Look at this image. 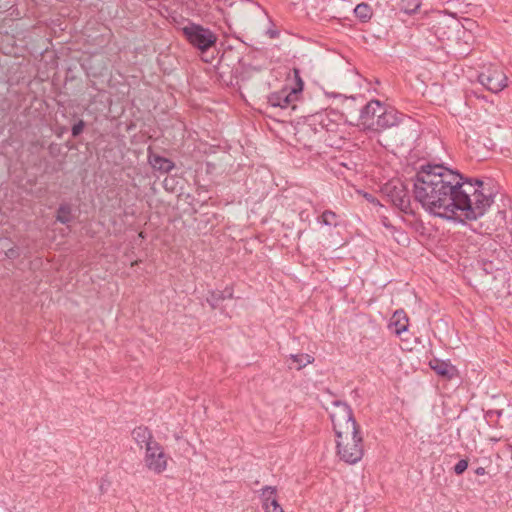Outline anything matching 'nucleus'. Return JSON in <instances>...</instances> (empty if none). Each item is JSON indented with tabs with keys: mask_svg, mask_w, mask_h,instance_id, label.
<instances>
[{
	"mask_svg": "<svg viewBox=\"0 0 512 512\" xmlns=\"http://www.w3.org/2000/svg\"><path fill=\"white\" fill-rule=\"evenodd\" d=\"M414 198L424 210L447 220H476L494 202L491 182L465 177L441 164L421 165L413 184Z\"/></svg>",
	"mask_w": 512,
	"mask_h": 512,
	"instance_id": "1",
	"label": "nucleus"
},
{
	"mask_svg": "<svg viewBox=\"0 0 512 512\" xmlns=\"http://www.w3.org/2000/svg\"><path fill=\"white\" fill-rule=\"evenodd\" d=\"M331 404L330 418L336 437H341L343 434L344 436L354 434L360 426L353 416L351 407L341 400H333Z\"/></svg>",
	"mask_w": 512,
	"mask_h": 512,
	"instance_id": "2",
	"label": "nucleus"
},
{
	"mask_svg": "<svg viewBox=\"0 0 512 512\" xmlns=\"http://www.w3.org/2000/svg\"><path fill=\"white\" fill-rule=\"evenodd\" d=\"M181 32L188 43L201 53L215 46L218 39L217 35L209 28L192 21H188V24L181 28Z\"/></svg>",
	"mask_w": 512,
	"mask_h": 512,
	"instance_id": "3",
	"label": "nucleus"
},
{
	"mask_svg": "<svg viewBox=\"0 0 512 512\" xmlns=\"http://www.w3.org/2000/svg\"><path fill=\"white\" fill-rule=\"evenodd\" d=\"M337 455L348 463L355 464L363 457V439L360 435V428L356 429L350 436L337 437Z\"/></svg>",
	"mask_w": 512,
	"mask_h": 512,
	"instance_id": "4",
	"label": "nucleus"
},
{
	"mask_svg": "<svg viewBox=\"0 0 512 512\" xmlns=\"http://www.w3.org/2000/svg\"><path fill=\"white\" fill-rule=\"evenodd\" d=\"M382 193L405 214H413L408 187L400 180H391L382 187Z\"/></svg>",
	"mask_w": 512,
	"mask_h": 512,
	"instance_id": "5",
	"label": "nucleus"
},
{
	"mask_svg": "<svg viewBox=\"0 0 512 512\" xmlns=\"http://www.w3.org/2000/svg\"><path fill=\"white\" fill-rule=\"evenodd\" d=\"M479 83L492 93L502 91L508 85V78L503 70L495 65H490L478 75Z\"/></svg>",
	"mask_w": 512,
	"mask_h": 512,
	"instance_id": "6",
	"label": "nucleus"
},
{
	"mask_svg": "<svg viewBox=\"0 0 512 512\" xmlns=\"http://www.w3.org/2000/svg\"><path fill=\"white\" fill-rule=\"evenodd\" d=\"M144 461L146 467L157 474H160L166 470L167 455L158 442L148 444Z\"/></svg>",
	"mask_w": 512,
	"mask_h": 512,
	"instance_id": "7",
	"label": "nucleus"
},
{
	"mask_svg": "<svg viewBox=\"0 0 512 512\" xmlns=\"http://www.w3.org/2000/svg\"><path fill=\"white\" fill-rule=\"evenodd\" d=\"M399 118L397 112L392 109H387L383 106L380 114H377L375 122H371L369 125V131L381 132L388 128L397 126Z\"/></svg>",
	"mask_w": 512,
	"mask_h": 512,
	"instance_id": "8",
	"label": "nucleus"
},
{
	"mask_svg": "<svg viewBox=\"0 0 512 512\" xmlns=\"http://www.w3.org/2000/svg\"><path fill=\"white\" fill-rule=\"evenodd\" d=\"M382 108L383 105L379 100H371L361 109L359 119L364 130L369 131L370 123L375 122Z\"/></svg>",
	"mask_w": 512,
	"mask_h": 512,
	"instance_id": "9",
	"label": "nucleus"
},
{
	"mask_svg": "<svg viewBox=\"0 0 512 512\" xmlns=\"http://www.w3.org/2000/svg\"><path fill=\"white\" fill-rule=\"evenodd\" d=\"M148 163L154 170L162 174L169 173L175 168V164L172 160L153 153L150 149L148 154Z\"/></svg>",
	"mask_w": 512,
	"mask_h": 512,
	"instance_id": "10",
	"label": "nucleus"
},
{
	"mask_svg": "<svg viewBox=\"0 0 512 512\" xmlns=\"http://www.w3.org/2000/svg\"><path fill=\"white\" fill-rule=\"evenodd\" d=\"M297 98L298 94L293 93L291 89L290 91L283 89L279 92L272 93L269 97V103L274 107L286 108Z\"/></svg>",
	"mask_w": 512,
	"mask_h": 512,
	"instance_id": "11",
	"label": "nucleus"
},
{
	"mask_svg": "<svg viewBox=\"0 0 512 512\" xmlns=\"http://www.w3.org/2000/svg\"><path fill=\"white\" fill-rule=\"evenodd\" d=\"M275 495V487L266 486L262 489L263 507L266 512H284Z\"/></svg>",
	"mask_w": 512,
	"mask_h": 512,
	"instance_id": "12",
	"label": "nucleus"
},
{
	"mask_svg": "<svg viewBox=\"0 0 512 512\" xmlns=\"http://www.w3.org/2000/svg\"><path fill=\"white\" fill-rule=\"evenodd\" d=\"M430 368L435 371V373L443 378L451 379L456 374V368L448 361H443L440 359H433L429 363Z\"/></svg>",
	"mask_w": 512,
	"mask_h": 512,
	"instance_id": "13",
	"label": "nucleus"
},
{
	"mask_svg": "<svg viewBox=\"0 0 512 512\" xmlns=\"http://www.w3.org/2000/svg\"><path fill=\"white\" fill-rule=\"evenodd\" d=\"M233 298V289L231 287H226L224 290H216L209 292L206 301L213 308L216 309L219 307L220 303L225 299Z\"/></svg>",
	"mask_w": 512,
	"mask_h": 512,
	"instance_id": "14",
	"label": "nucleus"
},
{
	"mask_svg": "<svg viewBox=\"0 0 512 512\" xmlns=\"http://www.w3.org/2000/svg\"><path fill=\"white\" fill-rule=\"evenodd\" d=\"M390 326L394 327V332L397 335H401L403 332L408 330V317L404 310H397L394 312Z\"/></svg>",
	"mask_w": 512,
	"mask_h": 512,
	"instance_id": "15",
	"label": "nucleus"
},
{
	"mask_svg": "<svg viewBox=\"0 0 512 512\" xmlns=\"http://www.w3.org/2000/svg\"><path fill=\"white\" fill-rule=\"evenodd\" d=\"M132 437L136 441L138 445L142 447V445H145V448L148 447V444L150 443H156L155 440H153L152 432L144 426L136 427L132 431Z\"/></svg>",
	"mask_w": 512,
	"mask_h": 512,
	"instance_id": "16",
	"label": "nucleus"
},
{
	"mask_svg": "<svg viewBox=\"0 0 512 512\" xmlns=\"http://www.w3.org/2000/svg\"><path fill=\"white\" fill-rule=\"evenodd\" d=\"M314 361V358L306 353H300V354H291L288 359L287 363L290 369L295 368L297 370H301L302 368L306 367L308 364H311Z\"/></svg>",
	"mask_w": 512,
	"mask_h": 512,
	"instance_id": "17",
	"label": "nucleus"
},
{
	"mask_svg": "<svg viewBox=\"0 0 512 512\" xmlns=\"http://www.w3.org/2000/svg\"><path fill=\"white\" fill-rule=\"evenodd\" d=\"M312 124L319 125L321 129L326 131H334V128L337 126L326 114L320 113L312 116Z\"/></svg>",
	"mask_w": 512,
	"mask_h": 512,
	"instance_id": "18",
	"label": "nucleus"
},
{
	"mask_svg": "<svg viewBox=\"0 0 512 512\" xmlns=\"http://www.w3.org/2000/svg\"><path fill=\"white\" fill-rule=\"evenodd\" d=\"M56 221L62 224H69L72 221V207L68 203L59 205L56 213Z\"/></svg>",
	"mask_w": 512,
	"mask_h": 512,
	"instance_id": "19",
	"label": "nucleus"
},
{
	"mask_svg": "<svg viewBox=\"0 0 512 512\" xmlns=\"http://www.w3.org/2000/svg\"><path fill=\"white\" fill-rule=\"evenodd\" d=\"M354 14L362 22H366L372 16V9L368 4L360 3L354 8Z\"/></svg>",
	"mask_w": 512,
	"mask_h": 512,
	"instance_id": "20",
	"label": "nucleus"
},
{
	"mask_svg": "<svg viewBox=\"0 0 512 512\" xmlns=\"http://www.w3.org/2000/svg\"><path fill=\"white\" fill-rule=\"evenodd\" d=\"M318 222L326 226H338V215L332 210H325L318 218Z\"/></svg>",
	"mask_w": 512,
	"mask_h": 512,
	"instance_id": "21",
	"label": "nucleus"
},
{
	"mask_svg": "<svg viewBox=\"0 0 512 512\" xmlns=\"http://www.w3.org/2000/svg\"><path fill=\"white\" fill-rule=\"evenodd\" d=\"M293 79L295 81V86L291 88L293 93L300 94L304 88V82L300 76V70L298 68L293 69Z\"/></svg>",
	"mask_w": 512,
	"mask_h": 512,
	"instance_id": "22",
	"label": "nucleus"
},
{
	"mask_svg": "<svg viewBox=\"0 0 512 512\" xmlns=\"http://www.w3.org/2000/svg\"><path fill=\"white\" fill-rule=\"evenodd\" d=\"M467 468H468V460L461 459L454 465L453 471L456 475H461L466 471Z\"/></svg>",
	"mask_w": 512,
	"mask_h": 512,
	"instance_id": "23",
	"label": "nucleus"
},
{
	"mask_svg": "<svg viewBox=\"0 0 512 512\" xmlns=\"http://www.w3.org/2000/svg\"><path fill=\"white\" fill-rule=\"evenodd\" d=\"M85 128V122L83 120H79L72 126L71 132L73 137H78Z\"/></svg>",
	"mask_w": 512,
	"mask_h": 512,
	"instance_id": "24",
	"label": "nucleus"
},
{
	"mask_svg": "<svg viewBox=\"0 0 512 512\" xmlns=\"http://www.w3.org/2000/svg\"><path fill=\"white\" fill-rule=\"evenodd\" d=\"M5 255L9 259H17L20 256L19 248L16 246H13L5 252Z\"/></svg>",
	"mask_w": 512,
	"mask_h": 512,
	"instance_id": "25",
	"label": "nucleus"
},
{
	"mask_svg": "<svg viewBox=\"0 0 512 512\" xmlns=\"http://www.w3.org/2000/svg\"><path fill=\"white\" fill-rule=\"evenodd\" d=\"M419 8H420V2L418 0H414L413 5L408 4V6H406L404 8V12L406 14L411 15V14L415 13Z\"/></svg>",
	"mask_w": 512,
	"mask_h": 512,
	"instance_id": "26",
	"label": "nucleus"
},
{
	"mask_svg": "<svg viewBox=\"0 0 512 512\" xmlns=\"http://www.w3.org/2000/svg\"><path fill=\"white\" fill-rule=\"evenodd\" d=\"M502 410H489L486 413V417L492 418L493 416L501 417Z\"/></svg>",
	"mask_w": 512,
	"mask_h": 512,
	"instance_id": "27",
	"label": "nucleus"
},
{
	"mask_svg": "<svg viewBox=\"0 0 512 512\" xmlns=\"http://www.w3.org/2000/svg\"><path fill=\"white\" fill-rule=\"evenodd\" d=\"M365 197H366V199H367L369 202H371V203H373V204H375V205H379L380 207H382V205L380 204V202H379V201H378L374 196H372V195H370V194H366V195H365Z\"/></svg>",
	"mask_w": 512,
	"mask_h": 512,
	"instance_id": "28",
	"label": "nucleus"
},
{
	"mask_svg": "<svg viewBox=\"0 0 512 512\" xmlns=\"http://www.w3.org/2000/svg\"><path fill=\"white\" fill-rule=\"evenodd\" d=\"M474 473L476 475L482 476V475L486 474V470L484 467H478L475 469Z\"/></svg>",
	"mask_w": 512,
	"mask_h": 512,
	"instance_id": "29",
	"label": "nucleus"
},
{
	"mask_svg": "<svg viewBox=\"0 0 512 512\" xmlns=\"http://www.w3.org/2000/svg\"><path fill=\"white\" fill-rule=\"evenodd\" d=\"M268 34H269V36L271 38H276L279 35V33L277 31H274V30H269Z\"/></svg>",
	"mask_w": 512,
	"mask_h": 512,
	"instance_id": "30",
	"label": "nucleus"
},
{
	"mask_svg": "<svg viewBox=\"0 0 512 512\" xmlns=\"http://www.w3.org/2000/svg\"><path fill=\"white\" fill-rule=\"evenodd\" d=\"M471 94H473V95H474L475 97H477V98L482 97L483 99H485V97H484V96H480V95H479L477 92H475V91H471Z\"/></svg>",
	"mask_w": 512,
	"mask_h": 512,
	"instance_id": "31",
	"label": "nucleus"
},
{
	"mask_svg": "<svg viewBox=\"0 0 512 512\" xmlns=\"http://www.w3.org/2000/svg\"><path fill=\"white\" fill-rule=\"evenodd\" d=\"M383 224L386 226V227H389L390 225L387 223V218L384 217L383 219Z\"/></svg>",
	"mask_w": 512,
	"mask_h": 512,
	"instance_id": "32",
	"label": "nucleus"
}]
</instances>
